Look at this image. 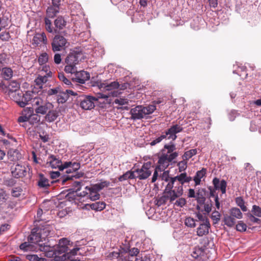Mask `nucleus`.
<instances>
[{
  "instance_id": "de8ad7c7",
  "label": "nucleus",
  "mask_w": 261,
  "mask_h": 261,
  "mask_svg": "<svg viewBox=\"0 0 261 261\" xmlns=\"http://www.w3.org/2000/svg\"><path fill=\"white\" fill-rule=\"evenodd\" d=\"M252 214L258 217H261V208L257 205H253L251 210Z\"/></svg>"
},
{
  "instance_id": "f257e3e1",
  "label": "nucleus",
  "mask_w": 261,
  "mask_h": 261,
  "mask_svg": "<svg viewBox=\"0 0 261 261\" xmlns=\"http://www.w3.org/2000/svg\"><path fill=\"white\" fill-rule=\"evenodd\" d=\"M162 178L168 184L165 188V194L155 201V204L158 206L165 204L168 200L173 203L183 194V185L192 180V177L188 176L186 172L172 177L169 176L168 174L165 172Z\"/></svg>"
},
{
  "instance_id": "6ab92c4d",
  "label": "nucleus",
  "mask_w": 261,
  "mask_h": 261,
  "mask_svg": "<svg viewBox=\"0 0 261 261\" xmlns=\"http://www.w3.org/2000/svg\"><path fill=\"white\" fill-rule=\"evenodd\" d=\"M213 184L216 190H220L222 194L226 193L227 183L225 180L220 181L219 179L215 177L213 180Z\"/></svg>"
},
{
  "instance_id": "4be33fe9",
  "label": "nucleus",
  "mask_w": 261,
  "mask_h": 261,
  "mask_svg": "<svg viewBox=\"0 0 261 261\" xmlns=\"http://www.w3.org/2000/svg\"><path fill=\"white\" fill-rule=\"evenodd\" d=\"M79 61L77 55L74 53L69 54L65 59V66H75L79 64Z\"/></svg>"
},
{
  "instance_id": "39448f33",
  "label": "nucleus",
  "mask_w": 261,
  "mask_h": 261,
  "mask_svg": "<svg viewBox=\"0 0 261 261\" xmlns=\"http://www.w3.org/2000/svg\"><path fill=\"white\" fill-rule=\"evenodd\" d=\"M98 87L102 91H109V95H103L102 96L103 98H108L109 96L116 97L120 93L118 90L120 85L117 82L115 81L109 83L104 81L103 82L98 83Z\"/></svg>"
},
{
  "instance_id": "f704fd0d",
  "label": "nucleus",
  "mask_w": 261,
  "mask_h": 261,
  "mask_svg": "<svg viewBox=\"0 0 261 261\" xmlns=\"http://www.w3.org/2000/svg\"><path fill=\"white\" fill-rule=\"evenodd\" d=\"M110 186H113V184H111V182L107 180H102L100 182L94 184V189H97L99 191L103 189L104 188L108 187Z\"/></svg>"
},
{
  "instance_id": "6e6d98bb",
  "label": "nucleus",
  "mask_w": 261,
  "mask_h": 261,
  "mask_svg": "<svg viewBox=\"0 0 261 261\" xmlns=\"http://www.w3.org/2000/svg\"><path fill=\"white\" fill-rule=\"evenodd\" d=\"M58 77L60 80L62 81L65 84L67 85H70L71 84L70 81L65 77L64 73H59L58 74Z\"/></svg>"
},
{
  "instance_id": "cd10ccee",
  "label": "nucleus",
  "mask_w": 261,
  "mask_h": 261,
  "mask_svg": "<svg viewBox=\"0 0 261 261\" xmlns=\"http://www.w3.org/2000/svg\"><path fill=\"white\" fill-rule=\"evenodd\" d=\"M2 75L5 80H9L12 77L13 72L11 68L5 67L2 69Z\"/></svg>"
},
{
  "instance_id": "603ef678",
  "label": "nucleus",
  "mask_w": 261,
  "mask_h": 261,
  "mask_svg": "<svg viewBox=\"0 0 261 261\" xmlns=\"http://www.w3.org/2000/svg\"><path fill=\"white\" fill-rule=\"evenodd\" d=\"M186 160H184L181 161L177 164V166L178 167L179 171L181 172L185 171L187 167V162L185 161Z\"/></svg>"
},
{
  "instance_id": "aec40b11",
  "label": "nucleus",
  "mask_w": 261,
  "mask_h": 261,
  "mask_svg": "<svg viewBox=\"0 0 261 261\" xmlns=\"http://www.w3.org/2000/svg\"><path fill=\"white\" fill-rule=\"evenodd\" d=\"M51 75V72L50 71L46 73L45 75H39L35 80V84L38 88L40 89L43 88V85L47 82L48 77L50 76Z\"/></svg>"
},
{
  "instance_id": "20e7f679",
  "label": "nucleus",
  "mask_w": 261,
  "mask_h": 261,
  "mask_svg": "<svg viewBox=\"0 0 261 261\" xmlns=\"http://www.w3.org/2000/svg\"><path fill=\"white\" fill-rule=\"evenodd\" d=\"M155 109L154 105H149L147 107L138 106L131 109V118L134 120L142 119L147 115L152 114Z\"/></svg>"
},
{
  "instance_id": "f3484780",
  "label": "nucleus",
  "mask_w": 261,
  "mask_h": 261,
  "mask_svg": "<svg viewBox=\"0 0 261 261\" xmlns=\"http://www.w3.org/2000/svg\"><path fill=\"white\" fill-rule=\"evenodd\" d=\"M46 164L48 165L52 168H59L62 165V162L59 157L54 155H50L47 159Z\"/></svg>"
},
{
  "instance_id": "c9c22d12",
  "label": "nucleus",
  "mask_w": 261,
  "mask_h": 261,
  "mask_svg": "<svg viewBox=\"0 0 261 261\" xmlns=\"http://www.w3.org/2000/svg\"><path fill=\"white\" fill-rule=\"evenodd\" d=\"M204 254L203 249L200 248H195L192 252L191 255L193 258L200 259Z\"/></svg>"
},
{
  "instance_id": "0e129e2a",
  "label": "nucleus",
  "mask_w": 261,
  "mask_h": 261,
  "mask_svg": "<svg viewBox=\"0 0 261 261\" xmlns=\"http://www.w3.org/2000/svg\"><path fill=\"white\" fill-rule=\"evenodd\" d=\"M28 259L31 261H40L43 259L42 258L39 257L37 255L35 254L28 255Z\"/></svg>"
},
{
  "instance_id": "ddd939ff",
  "label": "nucleus",
  "mask_w": 261,
  "mask_h": 261,
  "mask_svg": "<svg viewBox=\"0 0 261 261\" xmlns=\"http://www.w3.org/2000/svg\"><path fill=\"white\" fill-rule=\"evenodd\" d=\"M12 175L15 178H22L27 174V168L22 165L16 164L11 167Z\"/></svg>"
},
{
  "instance_id": "49530a36",
  "label": "nucleus",
  "mask_w": 261,
  "mask_h": 261,
  "mask_svg": "<svg viewBox=\"0 0 261 261\" xmlns=\"http://www.w3.org/2000/svg\"><path fill=\"white\" fill-rule=\"evenodd\" d=\"M185 224L189 227H194L195 225V220L191 217H187L185 220Z\"/></svg>"
},
{
  "instance_id": "8fccbe9b",
  "label": "nucleus",
  "mask_w": 261,
  "mask_h": 261,
  "mask_svg": "<svg viewBox=\"0 0 261 261\" xmlns=\"http://www.w3.org/2000/svg\"><path fill=\"white\" fill-rule=\"evenodd\" d=\"M196 216L198 221L201 222L200 223H206V222H209L207 217L202 214L198 213L196 214Z\"/></svg>"
},
{
  "instance_id": "4c0bfd02",
  "label": "nucleus",
  "mask_w": 261,
  "mask_h": 261,
  "mask_svg": "<svg viewBox=\"0 0 261 261\" xmlns=\"http://www.w3.org/2000/svg\"><path fill=\"white\" fill-rule=\"evenodd\" d=\"M49 59V55L46 53H41L38 58V62L40 65L46 64Z\"/></svg>"
},
{
  "instance_id": "423d86ee",
  "label": "nucleus",
  "mask_w": 261,
  "mask_h": 261,
  "mask_svg": "<svg viewBox=\"0 0 261 261\" xmlns=\"http://www.w3.org/2000/svg\"><path fill=\"white\" fill-rule=\"evenodd\" d=\"M53 227L49 225H45L40 229L38 232L32 231L30 234V239L34 240L35 242H39V243H43L46 239L51 236L53 234Z\"/></svg>"
},
{
  "instance_id": "3c124183",
  "label": "nucleus",
  "mask_w": 261,
  "mask_h": 261,
  "mask_svg": "<svg viewBox=\"0 0 261 261\" xmlns=\"http://www.w3.org/2000/svg\"><path fill=\"white\" fill-rule=\"evenodd\" d=\"M22 190L20 187H15L12 189L11 194L14 197H18L21 194Z\"/></svg>"
},
{
  "instance_id": "4d7b16f0",
  "label": "nucleus",
  "mask_w": 261,
  "mask_h": 261,
  "mask_svg": "<svg viewBox=\"0 0 261 261\" xmlns=\"http://www.w3.org/2000/svg\"><path fill=\"white\" fill-rule=\"evenodd\" d=\"M186 203V200L185 198H179L175 201V202L174 203V204L175 206L181 207L184 206Z\"/></svg>"
},
{
  "instance_id": "2f4dec72",
  "label": "nucleus",
  "mask_w": 261,
  "mask_h": 261,
  "mask_svg": "<svg viewBox=\"0 0 261 261\" xmlns=\"http://www.w3.org/2000/svg\"><path fill=\"white\" fill-rule=\"evenodd\" d=\"M133 178H136L134 170L127 171L122 175L120 176L119 177V180L122 181L127 179Z\"/></svg>"
},
{
  "instance_id": "338daca9",
  "label": "nucleus",
  "mask_w": 261,
  "mask_h": 261,
  "mask_svg": "<svg viewBox=\"0 0 261 261\" xmlns=\"http://www.w3.org/2000/svg\"><path fill=\"white\" fill-rule=\"evenodd\" d=\"M59 93H60L59 88L50 89L48 90V91L47 92V94L49 95H55V94H57Z\"/></svg>"
},
{
  "instance_id": "7c9ffc66",
  "label": "nucleus",
  "mask_w": 261,
  "mask_h": 261,
  "mask_svg": "<svg viewBox=\"0 0 261 261\" xmlns=\"http://www.w3.org/2000/svg\"><path fill=\"white\" fill-rule=\"evenodd\" d=\"M59 12V8L55 6H50L46 10V14L48 17L53 18Z\"/></svg>"
},
{
  "instance_id": "c85d7f7f",
  "label": "nucleus",
  "mask_w": 261,
  "mask_h": 261,
  "mask_svg": "<svg viewBox=\"0 0 261 261\" xmlns=\"http://www.w3.org/2000/svg\"><path fill=\"white\" fill-rule=\"evenodd\" d=\"M30 108H26L22 112L21 116L18 117V121L19 123L29 122Z\"/></svg>"
},
{
  "instance_id": "1a4fd4ad",
  "label": "nucleus",
  "mask_w": 261,
  "mask_h": 261,
  "mask_svg": "<svg viewBox=\"0 0 261 261\" xmlns=\"http://www.w3.org/2000/svg\"><path fill=\"white\" fill-rule=\"evenodd\" d=\"M154 170V167L149 162L144 163L140 168L135 169L136 178L143 180L148 178Z\"/></svg>"
},
{
  "instance_id": "412c9836",
  "label": "nucleus",
  "mask_w": 261,
  "mask_h": 261,
  "mask_svg": "<svg viewBox=\"0 0 261 261\" xmlns=\"http://www.w3.org/2000/svg\"><path fill=\"white\" fill-rule=\"evenodd\" d=\"M210 226V222H206V223H200L197 228V234L199 237L207 234Z\"/></svg>"
},
{
  "instance_id": "2eb2a0df",
  "label": "nucleus",
  "mask_w": 261,
  "mask_h": 261,
  "mask_svg": "<svg viewBox=\"0 0 261 261\" xmlns=\"http://www.w3.org/2000/svg\"><path fill=\"white\" fill-rule=\"evenodd\" d=\"M47 38L44 33L36 34L32 39V45L34 47L47 44Z\"/></svg>"
},
{
  "instance_id": "473e14b6",
  "label": "nucleus",
  "mask_w": 261,
  "mask_h": 261,
  "mask_svg": "<svg viewBox=\"0 0 261 261\" xmlns=\"http://www.w3.org/2000/svg\"><path fill=\"white\" fill-rule=\"evenodd\" d=\"M38 185L40 188H46L50 186L49 180L43 176V175H40V178L38 181Z\"/></svg>"
},
{
  "instance_id": "dca6fc26",
  "label": "nucleus",
  "mask_w": 261,
  "mask_h": 261,
  "mask_svg": "<svg viewBox=\"0 0 261 261\" xmlns=\"http://www.w3.org/2000/svg\"><path fill=\"white\" fill-rule=\"evenodd\" d=\"M90 77L89 72L84 70L77 71V72L74 74V77H72V80L81 84H84L86 81L89 80Z\"/></svg>"
},
{
  "instance_id": "69168bd1",
  "label": "nucleus",
  "mask_w": 261,
  "mask_h": 261,
  "mask_svg": "<svg viewBox=\"0 0 261 261\" xmlns=\"http://www.w3.org/2000/svg\"><path fill=\"white\" fill-rule=\"evenodd\" d=\"M16 184V180L12 178H9L5 180V184L7 186L12 187Z\"/></svg>"
},
{
  "instance_id": "a211bd4d",
  "label": "nucleus",
  "mask_w": 261,
  "mask_h": 261,
  "mask_svg": "<svg viewBox=\"0 0 261 261\" xmlns=\"http://www.w3.org/2000/svg\"><path fill=\"white\" fill-rule=\"evenodd\" d=\"M94 185H92L91 187L87 186L85 188L86 191L85 193H86L87 196L89 197L91 200L94 201L97 200L100 197V195L98 193L99 191L97 189H94Z\"/></svg>"
},
{
  "instance_id": "f03ea898",
  "label": "nucleus",
  "mask_w": 261,
  "mask_h": 261,
  "mask_svg": "<svg viewBox=\"0 0 261 261\" xmlns=\"http://www.w3.org/2000/svg\"><path fill=\"white\" fill-rule=\"evenodd\" d=\"M175 145L173 144L165 145L162 149V153L159 157L158 168L161 170H165L170 163L178 155V153L175 151Z\"/></svg>"
},
{
  "instance_id": "6e6552de",
  "label": "nucleus",
  "mask_w": 261,
  "mask_h": 261,
  "mask_svg": "<svg viewBox=\"0 0 261 261\" xmlns=\"http://www.w3.org/2000/svg\"><path fill=\"white\" fill-rule=\"evenodd\" d=\"M182 130V127L178 125L175 124L172 126L170 128L168 129V130L166 132V135H163L158 137L155 139L152 140L150 144L151 146L155 145V144L161 142L163 139L165 138L166 137L168 139H172V140H175L176 138V134L181 132Z\"/></svg>"
},
{
  "instance_id": "e433bc0d",
  "label": "nucleus",
  "mask_w": 261,
  "mask_h": 261,
  "mask_svg": "<svg viewBox=\"0 0 261 261\" xmlns=\"http://www.w3.org/2000/svg\"><path fill=\"white\" fill-rule=\"evenodd\" d=\"M55 27L59 30L62 29L66 25V21L62 17H58L54 22Z\"/></svg>"
},
{
  "instance_id": "864d4df0",
  "label": "nucleus",
  "mask_w": 261,
  "mask_h": 261,
  "mask_svg": "<svg viewBox=\"0 0 261 261\" xmlns=\"http://www.w3.org/2000/svg\"><path fill=\"white\" fill-rule=\"evenodd\" d=\"M7 199V194L2 189H0V204L5 203Z\"/></svg>"
},
{
  "instance_id": "0eeeda50",
  "label": "nucleus",
  "mask_w": 261,
  "mask_h": 261,
  "mask_svg": "<svg viewBox=\"0 0 261 261\" xmlns=\"http://www.w3.org/2000/svg\"><path fill=\"white\" fill-rule=\"evenodd\" d=\"M32 107L35 108V113L44 115L46 114L48 110L53 109V105L51 103L38 96L37 98L33 100Z\"/></svg>"
},
{
  "instance_id": "c756f323",
  "label": "nucleus",
  "mask_w": 261,
  "mask_h": 261,
  "mask_svg": "<svg viewBox=\"0 0 261 261\" xmlns=\"http://www.w3.org/2000/svg\"><path fill=\"white\" fill-rule=\"evenodd\" d=\"M224 224L228 227H232L236 224V219L232 217L230 215H225L224 216L223 219Z\"/></svg>"
},
{
  "instance_id": "37998d69",
  "label": "nucleus",
  "mask_w": 261,
  "mask_h": 261,
  "mask_svg": "<svg viewBox=\"0 0 261 261\" xmlns=\"http://www.w3.org/2000/svg\"><path fill=\"white\" fill-rule=\"evenodd\" d=\"M220 213L217 211H214L211 215V219L213 221L214 224H217L219 222L221 218Z\"/></svg>"
},
{
  "instance_id": "774afa93",
  "label": "nucleus",
  "mask_w": 261,
  "mask_h": 261,
  "mask_svg": "<svg viewBox=\"0 0 261 261\" xmlns=\"http://www.w3.org/2000/svg\"><path fill=\"white\" fill-rule=\"evenodd\" d=\"M54 61L56 64H59L61 63L62 59L60 54H55L54 57Z\"/></svg>"
},
{
  "instance_id": "393cba45",
  "label": "nucleus",
  "mask_w": 261,
  "mask_h": 261,
  "mask_svg": "<svg viewBox=\"0 0 261 261\" xmlns=\"http://www.w3.org/2000/svg\"><path fill=\"white\" fill-rule=\"evenodd\" d=\"M206 173V170L205 168H202L201 170L198 171L196 172L193 178L195 186L200 185L201 180L204 176H205Z\"/></svg>"
},
{
  "instance_id": "13d9d810",
  "label": "nucleus",
  "mask_w": 261,
  "mask_h": 261,
  "mask_svg": "<svg viewBox=\"0 0 261 261\" xmlns=\"http://www.w3.org/2000/svg\"><path fill=\"white\" fill-rule=\"evenodd\" d=\"M45 24L46 30L49 33L53 32V29L51 28V22L47 18H45Z\"/></svg>"
},
{
  "instance_id": "9d476101",
  "label": "nucleus",
  "mask_w": 261,
  "mask_h": 261,
  "mask_svg": "<svg viewBox=\"0 0 261 261\" xmlns=\"http://www.w3.org/2000/svg\"><path fill=\"white\" fill-rule=\"evenodd\" d=\"M68 246H70V241L69 240L66 238L60 239L59 241L58 246L56 248L50 246V249L49 251H50L54 252V254L50 257L54 255L55 256L60 255L67 252L68 251Z\"/></svg>"
},
{
  "instance_id": "58836bf2",
  "label": "nucleus",
  "mask_w": 261,
  "mask_h": 261,
  "mask_svg": "<svg viewBox=\"0 0 261 261\" xmlns=\"http://www.w3.org/2000/svg\"><path fill=\"white\" fill-rule=\"evenodd\" d=\"M68 99V97L67 93H65V92H60V93L58 95L57 101L59 103H63L66 102Z\"/></svg>"
},
{
  "instance_id": "bf43d9fd",
  "label": "nucleus",
  "mask_w": 261,
  "mask_h": 261,
  "mask_svg": "<svg viewBox=\"0 0 261 261\" xmlns=\"http://www.w3.org/2000/svg\"><path fill=\"white\" fill-rule=\"evenodd\" d=\"M83 194H81V195L77 196L75 199L76 201H79L80 202L83 203L85 201V200L88 198V196H87L85 191H83Z\"/></svg>"
},
{
  "instance_id": "09e8293b",
  "label": "nucleus",
  "mask_w": 261,
  "mask_h": 261,
  "mask_svg": "<svg viewBox=\"0 0 261 261\" xmlns=\"http://www.w3.org/2000/svg\"><path fill=\"white\" fill-rule=\"evenodd\" d=\"M247 229V225L242 221H239L236 225V229L241 232L246 231Z\"/></svg>"
},
{
  "instance_id": "72a5a7b5",
  "label": "nucleus",
  "mask_w": 261,
  "mask_h": 261,
  "mask_svg": "<svg viewBox=\"0 0 261 261\" xmlns=\"http://www.w3.org/2000/svg\"><path fill=\"white\" fill-rule=\"evenodd\" d=\"M230 215L234 219H240L243 217V214L240 210L237 207H233L230 210Z\"/></svg>"
},
{
  "instance_id": "f8f14e48",
  "label": "nucleus",
  "mask_w": 261,
  "mask_h": 261,
  "mask_svg": "<svg viewBox=\"0 0 261 261\" xmlns=\"http://www.w3.org/2000/svg\"><path fill=\"white\" fill-rule=\"evenodd\" d=\"M68 44L67 40L60 35H56L51 42V47L53 51H61L65 48Z\"/></svg>"
},
{
  "instance_id": "ea45409f",
  "label": "nucleus",
  "mask_w": 261,
  "mask_h": 261,
  "mask_svg": "<svg viewBox=\"0 0 261 261\" xmlns=\"http://www.w3.org/2000/svg\"><path fill=\"white\" fill-rule=\"evenodd\" d=\"M71 162H65L63 164L62 163V165L60 167V171H63L66 169L65 172L67 173H72V170L71 169Z\"/></svg>"
},
{
  "instance_id": "7ed1b4c3",
  "label": "nucleus",
  "mask_w": 261,
  "mask_h": 261,
  "mask_svg": "<svg viewBox=\"0 0 261 261\" xmlns=\"http://www.w3.org/2000/svg\"><path fill=\"white\" fill-rule=\"evenodd\" d=\"M19 248L24 251H44L46 253V255L50 257L54 254L53 251H49L50 249V246L46 245V242L44 243H39V242H35L34 240L30 239V235L28 238V241L22 243Z\"/></svg>"
},
{
  "instance_id": "bb28decb",
  "label": "nucleus",
  "mask_w": 261,
  "mask_h": 261,
  "mask_svg": "<svg viewBox=\"0 0 261 261\" xmlns=\"http://www.w3.org/2000/svg\"><path fill=\"white\" fill-rule=\"evenodd\" d=\"M85 206H90L91 209L97 211H100L103 210L106 207V203L103 202H96L95 203H93L90 205L88 204H84Z\"/></svg>"
},
{
  "instance_id": "680f3d73",
  "label": "nucleus",
  "mask_w": 261,
  "mask_h": 261,
  "mask_svg": "<svg viewBox=\"0 0 261 261\" xmlns=\"http://www.w3.org/2000/svg\"><path fill=\"white\" fill-rule=\"evenodd\" d=\"M197 202L199 204H204L205 198L202 195H200L199 193H197V197H196Z\"/></svg>"
},
{
  "instance_id": "9b49d317",
  "label": "nucleus",
  "mask_w": 261,
  "mask_h": 261,
  "mask_svg": "<svg viewBox=\"0 0 261 261\" xmlns=\"http://www.w3.org/2000/svg\"><path fill=\"white\" fill-rule=\"evenodd\" d=\"M38 95L33 91H27L22 95H20L19 99L16 100L17 104L21 107H24L27 105L33 106V100L37 98Z\"/></svg>"
},
{
  "instance_id": "a18cd8bd",
  "label": "nucleus",
  "mask_w": 261,
  "mask_h": 261,
  "mask_svg": "<svg viewBox=\"0 0 261 261\" xmlns=\"http://www.w3.org/2000/svg\"><path fill=\"white\" fill-rule=\"evenodd\" d=\"M64 71L67 73H70L71 74H75L77 72V68L75 66H65Z\"/></svg>"
},
{
  "instance_id": "b1692460",
  "label": "nucleus",
  "mask_w": 261,
  "mask_h": 261,
  "mask_svg": "<svg viewBox=\"0 0 261 261\" xmlns=\"http://www.w3.org/2000/svg\"><path fill=\"white\" fill-rule=\"evenodd\" d=\"M8 157L11 161H16L21 158V155L17 149H10L8 151Z\"/></svg>"
},
{
  "instance_id": "5701e85b",
  "label": "nucleus",
  "mask_w": 261,
  "mask_h": 261,
  "mask_svg": "<svg viewBox=\"0 0 261 261\" xmlns=\"http://www.w3.org/2000/svg\"><path fill=\"white\" fill-rule=\"evenodd\" d=\"M29 113V122L31 124H36L40 121V116L38 115L39 114H37L36 113H34V110L32 108H30Z\"/></svg>"
},
{
  "instance_id": "a878e982",
  "label": "nucleus",
  "mask_w": 261,
  "mask_h": 261,
  "mask_svg": "<svg viewBox=\"0 0 261 261\" xmlns=\"http://www.w3.org/2000/svg\"><path fill=\"white\" fill-rule=\"evenodd\" d=\"M58 116V112L55 110L51 109L48 110L47 113L45 116V119L46 121L51 122L54 121Z\"/></svg>"
},
{
  "instance_id": "5fc2aeb1",
  "label": "nucleus",
  "mask_w": 261,
  "mask_h": 261,
  "mask_svg": "<svg viewBox=\"0 0 261 261\" xmlns=\"http://www.w3.org/2000/svg\"><path fill=\"white\" fill-rule=\"evenodd\" d=\"M115 104H117L120 106H122L128 103V100L126 98H118L116 99L114 102Z\"/></svg>"
},
{
  "instance_id": "4468645a",
  "label": "nucleus",
  "mask_w": 261,
  "mask_h": 261,
  "mask_svg": "<svg viewBox=\"0 0 261 261\" xmlns=\"http://www.w3.org/2000/svg\"><path fill=\"white\" fill-rule=\"evenodd\" d=\"M97 99L93 96H87L83 97L81 99V107L84 110H91L95 107L94 101Z\"/></svg>"
},
{
  "instance_id": "052dcab7",
  "label": "nucleus",
  "mask_w": 261,
  "mask_h": 261,
  "mask_svg": "<svg viewBox=\"0 0 261 261\" xmlns=\"http://www.w3.org/2000/svg\"><path fill=\"white\" fill-rule=\"evenodd\" d=\"M212 204L211 201L210 202H206L204 204V210L207 213L209 214L212 211Z\"/></svg>"
},
{
  "instance_id": "79ce46f5",
  "label": "nucleus",
  "mask_w": 261,
  "mask_h": 261,
  "mask_svg": "<svg viewBox=\"0 0 261 261\" xmlns=\"http://www.w3.org/2000/svg\"><path fill=\"white\" fill-rule=\"evenodd\" d=\"M196 154L197 150L196 149H191L185 152L182 156L183 160H188Z\"/></svg>"
},
{
  "instance_id": "e2e57ef3",
  "label": "nucleus",
  "mask_w": 261,
  "mask_h": 261,
  "mask_svg": "<svg viewBox=\"0 0 261 261\" xmlns=\"http://www.w3.org/2000/svg\"><path fill=\"white\" fill-rule=\"evenodd\" d=\"M82 183L80 181H74L73 182V190L75 192H77L81 190Z\"/></svg>"
},
{
  "instance_id": "c03bdc74",
  "label": "nucleus",
  "mask_w": 261,
  "mask_h": 261,
  "mask_svg": "<svg viewBox=\"0 0 261 261\" xmlns=\"http://www.w3.org/2000/svg\"><path fill=\"white\" fill-rule=\"evenodd\" d=\"M10 90L12 91H16L20 87L19 83L16 81L13 80L11 81L9 85Z\"/></svg>"
},
{
  "instance_id": "a19ab883",
  "label": "nucleus",
  "mask_w": 261,
  "mask_h": 261,
  "mask_svg": "<svg viewBox=\"0 0 261 261\" xmlns=\"http://www.w3.org/2000/svg\"><path fill=\"white\" fill-rule=\"evenodd\" d=\"M80 250L79 248L76 247L74 248L72 250H70L69 251L68 250L63 253V256H64L65 257H67L68 258H70V257H72L73 256H75L77 254V251H79Z\"/></svg>"
}]
</instances>
